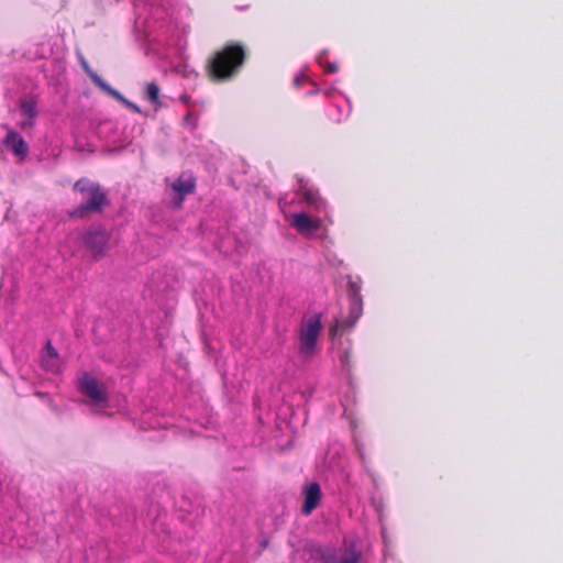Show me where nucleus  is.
Wrapping results in <instances>:
<instances>
[{"label": "nucleus", "instance_id": "1", "mask_svg": "<svg viewBox=\"0 0 563 563\" xmlns=\"http://www.w3.org/2000/svg\"><path fill=\"white\" fill-rule=\"evenodd\" d=\"M249 57L247 48L240 42H228L207 59L205 70L210 80L224 82L235 78Z\"/></svg>", "mask_w": 563, "mask_h": 563}, {"label": "nucleus", "instance_id": "2", "mask_svg": "<svg viewBox=\"0 0 563 563\" xmlns=\"http://www.w3.org/2000/svg\"><path fill=\"white\" fill-rule=\"evenodd\" d=\"M73 189L81 195V203L68 212L74 219H86L92 213H100L110 201L107 190L98 183L80 178Z\"/></svg>", "mask_w": 563, "mask_h": 563}, {"label": "nucleus", "instance_id": "3", "mask_svg": "<svg viewBox=\"0 0 563 563\" xmlns=\"http://www.w3.org/2000/svg\"><path fill=\"white\" fill-rule=\"evenodd\" d=\"M321 330L322 323L320 313L303 319L299 330L300 354L305 356H311L313 354Z\"/></svg>", "mask_w": 563, "mask_h": 563}, {"label": "nucleus", "instance_id": "4", "mask_svg": "<svg viewBox=\"0 0 563 563\" xmlns=\"http://www.w3.org/2000/svg\"><path fill=\"white\" fill-rule=\"evenodd\" d=\"M79 390L93 404H100L107 400V391L104 386L89 373H84L80 377Z\"/></svg>", "mask_w": 563, "mask_h": 563}, {"label": "nucleus", "instance_id": "5", "mask_svg": "<svg viewBox=\"0 0 563 563\" xmlns=\"http://www.w3.org/2000/svg\"><path fill=\"white\" fill-rule=\"evenodd\" d=\"M289 219L290 227L305 238L312 236L321 227L319 218H312L305 212L292 213Z\"/></svg>", "mask_w": 563, "mask_h": 563}, {"label": "nucleus", "instance_id": "6", "mask_svg": "<svg viewBox=\"0 0 563 563\" xmlns=\"http://www.w3.org/2000/svg\"><path fill=\"white\" fill-rule=\"evenodd\" d=\"M170 187L176 194L174 198L175 207L180 208L185 197L195 191L196 180L191 175L181 174L172 183Z\"/></svg>", "mask_w": 563, "mask_h": 563}, {"label": "nucleus", "instance_id": "7", "mask_svg": "<svg viewBox=\"0 0 563 563\" xmlns=\"http://www.w3.org/2000/svg\"><path fill=\"white\" fill-rule=\"evenodd\" d=\"M350 316L342 324L345 329L353 328L363 313V300L360 289L354 283H350Z\"/></svg>", "mask_w": 563, "mask_h": 563}, {"label": "nucleus", "instance_id": "8", "mask_svg": "<svg viewBox=\"0 0 563 563\" xmlns=\"http://www.w3.org/2000/svg\"><path fill=\"white\" fill-rule=\"evenodd\" d=\"M84 242L92 256L99 260L108 244V234L103 230L89 231L85 234Z\"/></svg>", "mask_w": 563, "mask_h": 563}, {"label": "nucleus", "instance_id": "9", "mask_svg": "<svg viewBox=\"0 0 563 563\" xmlns=\"http://www.w3.org/2000/svg\"><path fill=\"white\" fill-rule=\"evenodd\" d=\"M303 504L301 511L303 515H310L320 504L321 488L318 483H310L303 488Z\"/></svg>", "mask_w": 563, "mask_h": 563}, {"label": "nucleus", "instance_id": "10", "mask_svg": "<svg viewBox=\"0 0 563 563\" xmlns=\"http://www.w3.org/2000/svg\"><path fill=\"white\" fill-rule=\"evenodd\" d=\"M3 144L21 158H24L27 154L29 146L26 142L11 128H7V135L3 140Z\"/></svg>", "mask_w": 563, "mask_h": 563}, {"label": "nucleus", "instance_id": "11", "mask_svg": "<svg viewBox=\"0 0 563 563\" xmlns=\"http://www.w3.org/2000/svg\"><path fill=\"white\" fill-rule=\"evenodd\" d=\"M297 195L302 198V200L309 206L312 207L316 211H323L325 209V201L321 198L319 192L311 187H308L306 184L301 183L299 189L297 190Z\"/></svg>", "mask_w": 563, "mask_h": 563}, {"label": "nucleus", "instance_id": "12", "mask_svg": "<svg viewBox=\"0 0 563 563\" xmlns=\"http://www.w3.org/2000/svg\"><path fill=\"white\" fill-rule=\"evenodd\" d=\"M318 552L321 553V558L325 563H336L335 553L333 550L322 551L321 549H318ZM360 560L361 553L353 547H350L345 550L338 563H360Z\"/></svg>", "mask_w": 563, "mask_h": 563}, {"label": "nucleus", "instance_id": "13", "mask_svg": "<svg viewBox=\"0 0 563 563\" xmlns=\"http://www.w3.org/2000/svg\"><path fill=\"white\" fill-rule=\"evenodd\" d=\"M89 77L99 88H101L103 91L115 98L122 104L124 103V100H126V98H124V96H122L118 90L113 89L107 82H104L101 79V77L98 76L95 71H90Z\"/></svg>", "mask_w": 563, "mask_h": 563}, {"label": "nucleus", "instance_id": "14", "mask_svg": "<svg viewBox=\"0 0 563 563\" xmlns=\"http://www.w3.org/2000/svg\"><path fill=\"white\" fill-rule=\"evenodd\" d=\"M89 77L99 88H101L103 91L115 98L122 104L124 103V100H126V98H124V96H122L118 90L113 89L107 82H104L101 79V77L98 76L95 71H90Z\"/></svg>", "mask_w": 563, "mask_h": 563}, {"label": "nucleus", "instance_id": "15", "mask_svg": "<svg viewBox=\"0 0 563 563\" xmlns=\"http://www.w3.org/2000/svg\"><path fill=\"white\" fill-rule=\"evenodd\" d=\"M89 77L99 88H101L103 91L115 98L122 104L124 103V100H126V98H124V96H122L118 90L113 89L107 82H104L101 79V77L98 76L95 71H90Z\"/></svg>", "mask_w": 563, "mask_h": 563}, {"label": "nucleus", "instance_id": "16", "mask_svg": "<svg viewBox=\"0 0 563 563\" xmlns=\"http://www.w3.org/2000/svg\"><path fill=\"white\" fill-rule=\"evenodd\" d=\"M20 109L24 117L34 119L37 115L36 101L33 98H25L20 101Z\"/></svg>", "mask_w": 563, "mask_h": 563}, {"label": "nucleus", "instance_id": "17", "mask_svg": "<svg viewBox=\"0 0 563 563\" xmlns=\"http://www.w3.org/2000/svg\"><path fill=\"white\" fill-rule=\"evenodd\" d=\"M159 87L156 82H150L145 87V98L154 106L159 103Z\"/></svg>", "mask_w": 563, "mask_h": 563}, {"label": "nucleus", "instance_id": "18", "mask_svg": "<svg viewBox=\"0 0 563 563\" xmlns=\"http://www.w3.org/2000/svg\"><path fill=\"white\" fill-rule=\"evenodd\" d=\"M46 352L48 360H43L44 366L49 371H55L56 368V361L58 358L57 351L53 347L52 343L48 341L46 343Z\"/></svg>", "mask_w": 563, "mask_h": 563}, {"label": "nucleus", "instance_id": "19", "mask_svg": "<svg viewBox=\"0 0 563 563\" xmlns=\"http://www.w3.org/2000/svg\"><path fill=\"white\" fill-rule=\"evenodd\" d=\"M341 364L345 368H350L352 366V347L345 349L339 356Z\"/></svg>", "mask_w": 563, "mask_h": 563}, {"label": "nucleus", "instance_id": "20", "mask_svg": "<svg viewBox=\"0 0 563 563\" xmlns=\"http://www.w3.org/2000/svg\"><path fill=\"white\" fill-rule=\"evenodd\" d=\"M126 108L131 109L132 111L136 112V113H140L141 110L139 108L137 104L133 103L132 101L130 100H124V103H123Z\"/></svg>", "mask_w": 563, "mask_h": 563}, {"label": "nucleus", "instance_id": "21", "mask_svg": "<svg viewBox=\"0 0 563 563\" xmlns=\"http://www.w3.org/2000/svg\"><path fill=\"white\" fill-rule=\"evenodd\" d=\"M339 327H340L339 322H335L333 325L330 327V329H329L330 336L334 338L336 335Z\"/></svg>", "mask_w": 563, "mask_h": 563}, {"label": "nucleus", "instance_id": "22", "mask_svg": "<svg viewBox=\"0 0 563 563\" xmlns=\"http://www.w3.org/2000/svg\"><path fill=\"white\" fill-rule=\"evenodd\" d=\"M324 68H325V71L329 74H334L338 71V66L335 64H327V66Z\"/></svg>", "mask_w": 563, "mask_h": 563}, {"label": "nucleus", "instance_id": "23", "mask_svg": "<svg viewBox=\"0 0 563 563\" xmlns=\"http://www.w3.org/2000/svg\"><path fill=\"white\" fill-rule=\"evenodd\" d=\"M33 119H27L26 121H23L20 123V128L25 130L27 128H32L33 126Z\"/></svg>", "mask_w": 563, "mask_h": 563}, {"label": "nucleus", "instance_id": "24", "mask_svg": "<svg viewBox=\"0 0 563 563\" xmlns=\"http://www.w3.org/2000/svg\"><path fill=\"white\" fill-rule=\"evenodd\" d=\"M191 115H192L191 111L187 112V114L184 117V122L189 123L191 120Z\"/></svg>", "mask_w": 563, "mask_h": 563}, {"label": "nucleus", "instance_id": "25", "mask_svg": "<svg viewBox=\"0 0 563 563\" xmlns=\"http://www.w3.org/2000/svg\"><path fill=\"white\" fill-rule=\"evenodd\" d=\"M184 103H188L190 98L187 95H181L179 98Z\"/></svg>", "mask_w": 563, "mask_h": 563}, {"label": "nucleus", "instance_id": "26", "mask_svg": "<svg viewBox=\"0 0 563 563\" xmlns=\"http://www.w3.org/2000/svg\"><path fill=\"white\" fill-rule=\"evenodd\" d=\"M82 67L85 68V70L87 71V74H88V75H89V73H90V71H92V70L89 68V66H88V64H87L86 62H82Z\"/></svg>", "mask_w": 563, "mask_h": 563}]
</instances>
